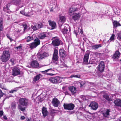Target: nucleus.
<instances>
[{
  "label": "nucleus",
  "mask_w": 121,
  "mask_h": 121,
  "mask_svg": "<svg viewBox=\"0 0 121 121\" xmlns=\"http://www.w3.org/2000/svg\"><path fill=\"white\" fill-rule=\"evenodd\" d=\"M11 4V3H7L6 5V8H8L9 7Z\"/></svg>",
  "instance_id": "864d4df0"
},
{
  "label": "nucleus",
  "mask_w": 121,
  "mask_h": 121,
  "mask_svg": "<svg viewBox=\"0 0 121 121\" xmlns=\"http://www.w3.org/2000/svg\"><path fill=\"white\" fill-rule=\"evenodd\" d=\"M40 44V41L38 38L35 39L34 42L30 44V48L31 49L36 48Z\"/></svg>",
  "instance_id": "0eeeda50"
},
{
  "label": "nucleus",
  "mask_w": 121,
  "mask_h": 121,
  "mask_svg": "<svg viewBox=\"0 0 121 121\" xmlns=\"http://www.w3.org/2000/svg\"><path fill=\"white\" fill-rule=\"evenodd\" d=\"M113 25L114 28H116L118 26H121V25L119 22L117 21H114L113 22Z\"/></svg>",
  "instance_id": "b1692460"
},
{
  "label": "nucleus",
  "mask_w": 121,
  "mask_h": 121,
  "mask_svg": "<svg viewBox=\"0 0 121 121\" xmlns=\"http://www.w3.org/2000/svg\"><path fill=\"white\" fill-rule=\"evenodd\" d=\"M18 90V88L17 87H16L10 91L9 93H13L15 92H17Z\"/></svg>",
  "instance_id": "f704fd0d"
},
{
  "label": "nucleus",
  "mask_w": 121,
  "mask_h": 121,
  "mask_svg": "<svg viewBox=\"0 0 121 121\" xmlns=\"http://www.w3.org/2000/svg\"><path fill=\"white\" fill-rule=\"evenodd\" d=\"M89 55V54L88 53H86L83 59V63L84 64H88V61Z\"/></svg>",
  "instance_id": "4468645a"
},
{
  "label": "nucleus",
  "mask_w": 121,
  "mask_h": 121,
  "mask_svg": "<svg viewBox=\"0 0 121 121\" xmlns=\"http://www.w3.org/2000/svg\"><path fill=\"white\" fill-rule=\"evenodd\" d=\"M48 22L49 25L52 28V29H53L56 27V24L55 22L49 20L48 21Z\"/></svg>",
  "instance_id": "a211bd4d"
},
{
  "label": "nucleus",
  "mask_w": 121,
  "mask_h": 121,
  "mask_svg": "<svg viewBox=\"0 0 121 121\" xmlns=\"http://www.w3.org/2000/svg\"><path fill=\"white\" fill-rule=\"evenodd\" d=\"M30 0H12L11 2L13 4L19 5L22 3V5L21 7H24L29 2Z\"/></svg>",
  "instance_id": "7ed1b4c3"
},
{
  "label": "nucleus",
  "mask_w": 121,
  "mask_h": 121,
  "mask_svg": "<svg viewBox=\"0 0 121 121\" xmlns=\"http://www.w3.org/2000/svg\"><path fill=\"white\" fill-rule=\"evenodd\" d=\"M36 24L37 28L38 29H39L42 28L43 26V24L41 22H39L37 24L35 23Z\"/></svg>",
  "instance_id": "cd10ccee"
},
{
  "label": "nucleus",
  "mask_w": 121,
  "mask_h": 121,
  "mask_svg": "<svg viewBox=\"0 0 121 121\" xmlns=\"http://www.w3.org/2000/svg\"><path fill=\"white\" fill-rule=\"evenodd\" d=\"M20 13L22 14L27 16H28L29 15L27 13L26 14L24 10H22L20 11Z\"/></svg>",
  "instance_id": "a19ab883"
},
{
  "label": "nucleus",
  "mask_w": 121,
  "mask_h": 121,
  "mask_svg": "<svg viewBox=\"0 0 121 121\" xmlns=\"http://www.w3.org/2000/svg\"><path fill=\"white\" fill-rule=\"evenodd\" d=\"M22 25L24 27V30L27 29V26L25 22L23 23H22Z\"/></svg>",
  "instance_id": "de8ad7c7"
},
{
  "label": "nucleus",
  "mask_w": 121,
  "mask_h": 121,
  "mask_svg": "<svg viewBox=\"0 0 121 121\" xmlns=\"http://www.w3.org/2000/svg\"><path fill=\"white\" fill-rule=\"evenodd\" d=\"M121 50V48H119L118 49V51H116L115 54H114L113 56L112 57L113 58L118 59L119 58V57L120 56V53L119 52L120 50Z\"/></svg>",
  "instance_id": "dca6fc26"
},
{
  "label": "nucleus",
  "mask_w": 121,
  "mask_h": 121,
  "mask_svg": "<svg viewBox=\"0 0 121 121\" xmlns=\"http://www.w3.org/2000/svg\"><path fill=\"white\" fill-rule=\"evenodd\" d=\"M33 39V37L32 36H28L27 37L26 41L28 42Z\"/></svg>",
  "instance_id": "e433bc0d"
},
{
  "label": "nucleus",
  "mask_w": 121,
  "mask_h": 121,
  "mask_svg": "<svg viewBox=\"0 0 121 121\" xmlns=\"http://www.w3.org/2000/svg\"><path fill=\"white\" fill-rule=\"evenodd\" d=\"M80 16L79 13L78 14L75 13L73 16L72 18L75 20H78L79 19Z\"/></svg>",
  "instance_id": "393cba45"
},
{
  "label": "nucleus",
  "mask_w": 121,
  "mask_h": 121,
  "mask_svg": "<svg viewBox=\"0 0 121 121\" xmlns=\"http://www.w3.org/2000/svg\"><path fill=\"white\" fill-rule=\"evenodd\" d=\"M69 26L66 24H64L61 25L60 27V29L62 33L64 35L67 33L68 32V29Z\"/></svg>",
  "instance_id": "20e7f679"
},
{
  "label": "nucleus",
  "mask_w": 121,
  "mask_h": 121,
  "mask_svg": "<svg viewBox=\"0 0 121 121\" xmlns=\"http://www.w3.org/2000/svg\"><path fill=\"white\" fill-rule=\"evenodd\" d=\"M114 34L112 35L111 37H110L109 40H110V42H111L112 41H113L114 40Z\"/></svg>",
  "instance_id": "37998d69"
},
{
  "label": "nucleus",
  "mask_w": 121,
  "mask_h": 121,
  "mask_svg": "<svg viewBox=\"0 0 121 121\" xmlns=\"http://www.w3.org/2000/svg\"><path fill=\"white\" fill-rule=\"evenodd\" d=\"M3 25L0 26V31H3Z\"/></svg>",
  "instance_id": "5fc2aeb1"
},
{
  "label": "nucleus",
  "mask_w": 121,
  "mask_h": 121,
  "mask_svg": "<svg viewBox=\"0 0 121 121\" xmlns=\"http://www.w3.org/2000/svg\"><path fill=\"white\" fill-rule=\"evenodd\" d=\"M113 103L116 106L121 107V99H116L114 100Z\"/></svg>",
  "instance_id": "f3484780"
},
{
  "label": "nucleus",
  "mask_w": 121,
  "mask_h": 121,
  "mask_svg": "<svg viewBox=\"0 0 121 121\" xmlns=\"http://www.w3.org/2000/svg\"><path fill=\"white\" fill-rule=\"evenodd\" d=\"M105 67L104 62L101 61L97 67V70L100 73H102L104 71Z\"/></svg>",
  "instance_id": "6e6552de"
},
{
  "label": "nucleus",
  "mask_w": 121,
  "mask_h": 121,
  "mask_svg": "<svg viewBox=\"0 0 121 121\" xmlns=\"http://www.w3.org/2000/svg\"><path fill=\"white\" fill-rule=\"evenodd\" d=\"M110 112L109 110L107 109L106 111L103 113L104 116L105 117H107L109 116V112Z\"/></svg>",
  "instance_id": "c756f323"
},
{
  "label": "nucleus",
  "mask_w": 121,
  "mask_h": 121,
  "mask_svg": "<svg viewBox=\"0 0 121 121\" xmlns=\"http://www.w3.org/2000/svg\"><path fill=\"white\" fill-rule=\"evenodd\" d=\"M0 88L3 89H5V86L3 83H0Z\"/></svg>",
  "instance_id": "c03bdc74"
},
{
  "label": "nucleus",
  "mask_w": 121,
  "mask_h": 121,
  "mask_svg": "<svg viewBox=\"0 0 121 121\" xmlns=\"http://www.w3.org/2000/svg\"><path fill=\"white\" fill-rule=\"evenodd\" d=\"M19 103L20 105H18L17 108L18 109L22 111L25 110L26 108L22 107V106H27L29 104L28 100L26 98H22L19 99Z\"/></svg>",
  "instance_id": "f257e3e1"
},
{
  "label": "nucleus",
  "mask_w": 121,
  "mask_h": 121,
  "mask_svg": "<svg viewBox=\"0 0 121 121\" xmlns=\"http://www.w3.org/2000/svg\"><path fill=\"white\" fill-rule=\"evenodd\" d=\"M57 48H54V52L52 57L53 60L55 61V63L56 64H57L58 63L57 62L58 60Z\"/></svg>",
  "instance_id": "423d86ee"
},
{
  "label": "nucleus",
  "mask_w": 121,
  "mask_h": 121,
  "mask_svg": "<svg viewBox=\"0 0 121 121\" xmlns=\"http://www.w3.org/2000/svg\"><path fill=\"white\" fill-rule=\"evenodd\" d=\"M78 8H70L69 11V14L71 15L74 13V12L78 10Z\"/></svg>",
  "instance_id": "4be33fe9"
},
{
  "label": "nucleus",
  "mask_w": 121,
  "mask_h": 121,
  "mask_svg": "<svg viewBox=\"0 0 121 121\" xmlns=\"http://www.w3.org/2000/svg\"><path fill=\"white\" fill-rule=\"evenodd\" d=\"M12 75L14 76H16L20 74V71L19 68L15 67L12 69Z\"/></svg>",
  "instance_id": "9b49d317"
},
{
  "label": "nucleus",
  "mask_w": 121,
  "mask_h": 121,
  "mask_svg": "<svg viewBox=\"0 0 121 121\" xmlns=\"http://www.w3.org/2000/svg\"><path fill=\"white\" fill-rule=\"evenodd\" d=\"M3 22L2 18H0V26L3 25Z\"/></svg>",
  "instance_id": "603ef678"
},
{
  "label": "nucleus",
  "mask_w": 121,
  "mask_h": 121,
  "mask_svg": "<svg viewBox=\"0 0 121 121\" xmlns=\"http://www.w3.org/2000/svg\"><path fill=\"white\" fill-rule=\"evenodd\" d=\"M80 33H81V34L83 32L82 30H81V31L80 32Z\"/></svg>",
  "instance_id": "338daca9"
},
{
  "label": "nucleus",
  "mask_w": 121,
  "mask_h": 121,
  "mask_svg": "<svg viewBox=\"0 0 121 121\" xmlns=\"http://www.w3.org/2000/svg\"><path fill=\"white\" fill-rule=\"evenodd\" d=\"M94 55L98 57H100L102 55L101 53L98 52H95Z\"/></svg>",
  "instance_id": "ea45409f"
},
{
  "label": "nucleus",
  "mask_w": 121,
  "mask_h": 121,
  "mask_svg": "<svg viewBox=\"0 0 121 121\" xmlns=\"http://www.w3.org/2000/svg\"><path fill=\"white\" fill-rule=\"evenodd\" d=\"M69 89L72 94H74L76 92V88L75 87L73 86H70L69 87Z\"/></svg>",
  "instance_id": "412c9836"
},
{
  "label": "nucleus",
  "mask_w": 121,
  "mask_h": 121,
  "mask_svg": "<svg viewBox=\"0 0 121 121\" xmlns=\"http://www.w3.org/2000/svg\"><path fill=\"white\" fill-rule=\"evenodd\" d=\"M7 37L9 39L10 38V36L9 35H7Z\"/></svg>",
  "instance_id": "0e129e2a"
},
{
  "label": "nucleus",
  "mask_w": 121,
  "mask_h": 121,
  "mask_svg": "<svg viewBox=\"0 0 121 121\" xmlns=\"http://www.w3.org/2000/svg\"><path fill=\"white\" fill-rule=\"evenodd\" d=\"M59 52L60 57L62 58H65L67 55L66 51L63 48L60 49Z\"/></svg>",
  "instance_id": "9d476101"
},
{
  "label": "nucleus",
  "mask_w": 121,
  "mask_h": 121,
  "mask_svg": "<svg viewBox=\"0 0 121 121\" xmlns=\"http://www.w3.org/2000/svg\"><path fill=\"white\" fill-rule=\"evenodd\" d=\"M3 118L5 120H6L7 119V118L6 116H3Z\"/></svg>",
  "instance_id": "052dcab7"
},
{
  "label": "nucleus",
  "mask_w": 121,
  "mask_h": 121,
  "mask_svg": "<svg viewBox=\"0 0 121 121\" xmlns=\"http://www.w3.org/2000/svg\"><path fill=\"white\" fill-rule=\"evenodd\" d=\"M63 106L64 109L69 111L73 110L75 107L74 105L72 103H64Z\"/></svg>",
  "instance_id": "1a4fd4ad"
},
{
  "label": "nucleus",
  "mask_w": 121,
  "mask_h": 121,
  "mask_svg": "<svg viewBox=\"0 0 121 121\" xmlns=\"http://www.w3.org/2000/svg\"><path fill=\"white\" fill-rule=\"evenodd\" d=\"M31 65L33 67L37 68L39 67V64L37 61L35 60L31 63Z\"/></svg>",
  "instance_id": "6ab92c4d"
},
{
  "label": "nucleus",
  "mask_w": 121,
  "mask_h": 121,
  "mask_svg": "<svg viewBox=\"0 0 121 121\" xmlns=\"http://www.w3.org/2000/svg\"><path fill=\"white\" fill-rule=\"evenodd\" d=\"M85 82L84 81H80L78 83V84L80 85V87H82L85 85Z\"/></svg>",
  "instance_id": "72a5a7b5"
},
{
  "label": "nucleus",
  "mask_w": 121,
  "mask_h": 121,
  "mask_svg": "<svg viewBox=\"0 0 121 121\" xmlns=\"http://www.w3.org/2000/svg\"><path fill=\"white\" fill-rule=\"evenodd\" d=\"M37 56L38 58L41 59H42L44 58V57L43 56L42 54H40V53H38L37 55Z\"/></svg>",
  "instance_id": "4c0bfd02"
},
{
  "label": "nucleus",
  "mask_w": 121,
  "mask_h": 121,
  "mask_svg": "<svg viewBox=\"0 0 121 121\" xmlns=\"http://www.w3.org/2000/svg\"><path fill=\"white\" fill-rule=\"evenodd\" d=\"M47 75H51V76H53L54 75V74H52L51 73H47Z\"/></svg>",
  "instance_id": "13d9d810"
},
{
  "label": "nucleus",
  "mask_w": 121,
  "mask_h": 121,
  "mask_svg": "<svg viewBox=\"0 0 121 121\" xmlns=\"http://www.w3.org/2000/svg\"><path fill=\"white\" fill-rule=\"evenodd\" d=\"M49 80L50 82L54 84L60 83L61 81L60 77L58 76L51 77Z\"/></svg>",
  "instance_id": "39448f33"
},
{
  "label": "nucleus",
  "mask_w": 121,
  "mask_h": 121,
  "mask_svg": "<svg viewBox=\"0 0 121 121\" xmlns=\"http://www.w3.org/2000/svg\"><path fill=\"white\" fill-rule=\"evenodd\" d=\"M118 79L119 81L121 82V74H120L119 76Z\"/></svg>",
  "instance_id": "4d7b16f0"
},
{
  "label": "nucleus",
  "mask_w": 121,
  "mask_h": 121,
  "mask_svg": "<svg viewBox=\"0 0 121 121\" xmlns=\"http://www.w3.org/2000/svg\"><path fill=\"white\" fill-rule=\"evenodd\" d=\"M80 76L79 75H75L74 74L71 75L70 76V78H72L73 77H76L79 78H80Z\"/></svg>",
  "instance_id": "a18cd8bd"
},
{
  "label": "nucleus",
  "mask_w": 121,
  "mask_h": 121,
  "mask_svg": "<svg viewBox=\"0 0 121 121\" xmlns=\"http://www.w3.org/2000/svg\"><path fill=\"white\" fill-rule=\"evenodd\" d=\"M42 54L43 56L44 57V58L45 57H47L49 56L48 54L45 52H44Z\"/></svg>",
  "instance_id": "49530a36"
},
{
  "label": "nucleus",
  "mask_w": 121,
  "mask_h": 121,
  "mask_svg": "<svg viewBox=\"0 0 121 121\" xmlns=\"http://www.w3.org/2000/svg\"><path fill=\"white\" fill-rule=\"evenodd\" d=\"M101 44H99L98 45H95L93 46H91V47L93 49L96 50L98 49L99 48L101 47Z\"/></svg>",
  "instance_id": "2f4dec72"
},
{
  "label": "nucleus",
  "mask_w": 121,
  "mask_h": 121,
  "mask_svg": "<svg viewBox=\"0 0 121 121\" xmlns=\"http://www.w3.org/2000/svg\"><path fill=\"white\" fill-rule=\"evenodd\" d=\"M34 26L32 25L31 26V28L34 30H38L37 26H36V24H34Z\"/></svg>",
  "instance_id": "79ce46f5"
},
{
  "label": "nucleus",
  "mask_w": 121,
  "mask_h": 121,
  "mask_svg": "<svg viewBox=\"0 0 121 121\" xmlns=\"http://www.w3.org/2000/svg\"><path fill=\"white\" fill-rule=\"evenodd\" d=\"M53 9L52 8H50V10L51 12H53Z\"/></svg>",
  "instance_id": "680f3d73"
},
{
  "label": "nucleus",
  "mask_w": 121,
  "mask_h": 121,
  "mask_svg": "<svg viewBox=\"0 0 121 121\" xmlns=\"http://www.w3.org/2000/svg\"><path fill=\"white\" fill-rule=\"evenodd\" d=\"M52 103L53 105L55 107H58L59 104H60L59 101L56 98H54L52 99Z\"/></svg>",
  "instance_id": "ddd939ff"
},
{
  "label": "nucleus",
  "mask_w": 121,
  "mask_h": 121,
  "mask_svg": "<svg viewBox=\"0 0 121 121\" xmlns=\"http://www.w3.org/2000/svg\"><path fill=\"white\" fill-rule=\"evenodd\" d=\"M117 38L120 40H121V33H119L118 35Z\"/></svg>",
  "instance_id": "3c124183"
},
{
  "label": "nucleus",
  "mask_w": 121,
  "mask_h": 121,
  "mask_svg": "<svg viewBox=\"0 0 121 121\" xmlns=\"http://www.w3.org/2000/svg\"><path fill=\"white\" fill-rule=\"evenodd\" d=\"M3 10L4 12L7 13H10L11 12L9 8H3Z\"/></svg>",
  "instance_id": "58836bf2"
},
{
  "label": "nucleus",
  "mask_w": 121,
  "mask_h": 121,
  "mask_svg": "<svg viewBox=\"0 0 121 121\" xmlns=\"http://www.w3.org/2000/svg\"><path fill=\"white\" fill-rule=\"evenodd\" d=\"M12 109L13 111H14L16 109L17 104L15 102L12 103L11 105Z\"/></svg>",
  "instance_id": "7c9ffc66"
},
{
  "label": "nucleus",
  "mask_w": 121,
  "mask_h": 121,
  "mask_svg": "<svg viewBox=\"0 0 121 121\" xmlns=\"http://www.w3.org/2000/svg\"><path fill=\"white\" fill-rule=\"evenodd\" d=\"M66 20V18L64 16H60V17L59 21L61 22H64Z\"/></svg>",
  "instance_id": "c85d7f7f"
},
{
  "label": "nucleus",
  "mask_w": 121,
  "mask_h": 121,
  "mask_svg": "<svg viewBox=\"0 0 121 121\" xmlns=\"http://www.w3.org/2000/svg\"><path fill=\"white\" fill-rule=\"evenodd\" d=\"M42 113L44 117L46 116L48 114V112L46 108L43 107L42 109Z\"/></svg>",
  "instance_id": "aec40b11"
},
{
  "label": "nucleus",
  "mask_w": 121,
  "mask_h": 121,
  "mask_svg": "<svg viewBox=\"0 0 121 121\" xmlns=\"http://www.w3.org/2000/svg\"><path fill=\"white\" fill-rule=\"evenodd\" d=\"M4 95V94L2 92V91L0 89V99L1 97H2Z\"/></svg>",
  "instance_id": "8fccbe9b"
},
{
  "label": "nucleus",
  "mask_w": 121,
  "mask_h": 121,
  "mask_svg": "<svg viewBox=\"0 0 121 121\" xmlns=\"http://www.w3.org/2000/svg\"><path fill=\"white\" fill-rule=\"evenodd\" d=\"M103 97L109 101L112 100L111 97L107 94H105L103 95Z\"/></svg>",
  "instance_id": "5701e85b"
},
{
  "label": "nucleus",
  "mask_w": 121,
  "mask_h": 121,
  "mask_svg": "<svg viewBox=\"0 0 121 121\" xmlns=\"http://www.w3.org/2000/svg\"><path fill=\"white\" fill-rule=\"evenodd\" d=\"M66 65V64H64V65H63V67L65 66Z\"/></svg>",
  "instance_id": "774afa93"
},
{
  "label": "nucleus",
  "mask_w": 121,
  "mask_h": 121,
  "mask_svg": "<svg viewBox=\"0 0 121 121\" xmlns=\"http://www.w3.org/2000/svg\"><path fill=\"white\" fill-rule=\"evenodd\" d=\"M10 57V50H6L3 51L1 56L0 60L3 62L5 63L9 60Z\"/></svg>",
  "instance_id": "f03ea898"
},
{
  "label": "nucleus",
  "mask_w": 121,
  "mask_h": 121,
  "mask_svg": "<svg viewBox=\"0 0 121 121\" xmlns=\"http://www.w3.org/2000/svg\"><path fill=\"white\" fill-rule=\"evenodd\" d=\"M41 77L42 75L40 74H39L37 75L34 77L33 78L34 81L35 82H36L39 80Z\"/></svg>",
  "instance_id": "a878e982"
},
{
  "label": "nucleus",
  "mask_w": 121,
  "mask_h": 121,
  "mask_svg": "<svg viewBox=\"0 0 121 121\" xmlns=\"http://www.w3.org/2000/svg\"><path fill=\"white\" fill-rule=\"evenodd\" d=\"M22 45L20 44L19 46L15 48L17 49V51H20L21 50H22Z\"/></svg>",
  "instance_id": "c9c22d12"
},
{
  "label": "nucleus",
  "mask_w": 121,
  "mask_h": 121,
  "mask_svg": "<svg viewBox=\"0 0 121 121\" xmlns=\"http://www.w3.org/2000/svg\"><path fill=\"white\" fill-rule=\"evenodd\" d=\"M9 39H10V40L11 41H12V38H9Z\"/></svg>",
  "instance_id": "69168bd1"
},
{
  "label": "nucleus",
  "mask_w": 121,
  "mask_h": 121,
  "mask_svg": "<svg viewBox=\"0 0 121 121\" xmlns=\"http://www.w3.org/2000/svg\"><path fill=\"white\" fill-rule=\"evenodd\" d=\"M46 37V34L44 33H42L40 34L38 36V37L40 39H43Z\"/></svg>",
  "instance_id": "bb28decb"
},
{
  "label": "nucleus",
  "mask_w": 121,
  "mask_h": 121,
  "mask_svg": "<svg viewBox=\"0 0 121 121\" xmlns=\"http://www.w3.org/2000/svg\"><path fill=\"white\" fill-rule=\"evenodd\" d=\"M27 121H32L31 119L28 118L27 119Z\"/></svg>",
  "instance_id": "e2e57ef3"
},
{
  "label": "nucleus",
  "mask_w": 121,
  "mask_h": 121,
  "mask_svg": "<svg viewBox=\"0 0 121 121\" xmlns=\"http://www.w3.org/2000/svg\"><path fill=\"white\" fill-rule=\"evenodd\" d=\"M50 113L51 115H53L54 113H57L59 112V111L55 110L54 109H51L50 110Z\"/></svg>",
  "instance_id": "473e14b6"
},
{
  "label": "nucleus",
  "mask_w": 121,
  "mask_h": 121,
  "mask_svg": "<svg viewBox=\"0 0 121 121\" xmlns=\"http://www.w3.org/2000/svg\"><path fill=\"white\" fill-rule=\"evenodd\" d=\"M61 42V40L58 39H56L53 40L52 43L53 45L54 46H58L60 45Z\"/></svg>",
  "instance_id": "2eb2a0df"
},
{
  "label": "nucleus",
  "mask_w": 121,
  "mask_h": 121,
  "mask_svg": "<svg viewBox=\"0 0 121 121\" xmlns=\"http://www.w3.org/2000/svg\"><path fill=\"white\" fill-rule=\"evenodd\" d=\"M25 117L24 116H22L21 117V119L22 120H23L25 119Z\"/></svg>",
  "instance_id": "bf43d9fd"
},
{
  "label": "nucleus",
  "mask_w": 121,
  "mask_h": 121,
  "mask_svg": "<svg viewBox=\"0 0 121 121\" xmlns=\"http://www.w3.org/2000/svg\"><path fill=\"white\" fill-rule=\"evenodd\" d=\"M52 69H50L46 70H45L42 71L41 72L42 73H43L45 74V73H46L47 72L51 70Z\"/></svg>",
  "instance_id": "09e8293b"
},
{
  "label": "nucleus",
  "mask_w": 121,
  "mask_h": 121,
  "mask_svg": "<svg viewBox=\"0 0 121 121\" xmlns=\"http://www.w3.org/2000/svg\"><path fill=\"white\" fill-rule=\"evenodd\" d=\"M3 112L2 111H0V117L3 115Z\"/></svg>",
  "instance_id": "6e6d98bb"
},
{
  "label": "nucleus",
  "mask_w": 121,
  "mask_h": 121,
  "mask_svg": "<svg viewBox=\"0 0 121 121\" xmlns=\"http://www.w3.org/2000/svg\"><path fill=\"white\" fill-rule=\"evenodd\" d=\"M91 109L94 110H96L98 108V106L97 103L95 102H91L89 105Z\"/></svg>",
  "instance_id": "f8f14e48"
}]
</instances>
